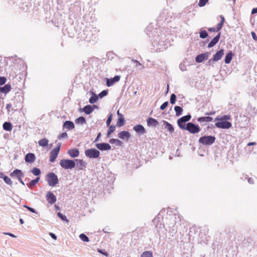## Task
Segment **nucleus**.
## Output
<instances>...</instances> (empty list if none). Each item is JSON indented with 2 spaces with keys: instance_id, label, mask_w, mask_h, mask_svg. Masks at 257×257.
<instances>
[{
  "instance_id": "1",
  "label": "nucleus",
  "mask_w": 257,
  "mask_h": 257,
  "mask_svg": "<svg viewBox=\"0 0 257 257\" xmlns=\"http://www.w3.org/2000/svg\"><path fill=\"white\" fill-rule=\"evenodd\" d=\"M152 45L154 47V50L157 52L163 51L168 48V45L162 39L159 35L153 36L152 39Z\"/></svg>"
},
{
  "instance_id": "2",
  "label": "nucleus",
  "mask_w": 257,
  "mask_h": 257,
  "mask_svg": "<svg viewBox=\"0 0 257 257\" xmlns=\"http://www.w3.org/2000/svg\"><path fill=\"white\" fill-rule=\"evenodd\" d=\"M97 33L98 31L95 29H87L84 31L83 33L84 36H82V37L85 41L91 42L96 39L97 36Z\"/></svg>"
},
{
  "instance_id": "3",
  "label": "nucleus",
  "mask_w": 257,
  "mask_h": 257,
  "mask_svg": "<svg viewBox=\"0 0 257 257\" xmlns=\"http://www.w3.org/2000/svg\"><path fill=\"white\" fill-rule=\"evenodd\" d=\"M46 178L48 185L51 187H54L58 183V177L54 173H49Z\"/></svg>"
},
{
  "instance_id": "4",
  "label": "nucleus",
  "mask_w": 257,
  "mask_h": 257,
  "mask_svg": "<svg viewBox=\"0 0 257 257\" xmlns=\"http://www.w3.org/2000/svg\"><path fill=\"white\" fill-rule=\"evenodd\" d=\"M215 137L214 136H203L199 138L198 142L203 145L210 146L215 142Z\"/></svg>"
},
{
  "instance_id": "5",
  "label": "nucleus",
  "mask_w": 257,
  "mask_h": 257,
  "mask_svg": "<svg viewBox=\"0 0 257 257\" xmlns=\"http://www.w3.org/2000/svg\"><path fill=\"white\" fill-rule=\"evenodd\" d=\"M60 165L64 169H72L75 167V163L71 160L62 159L60 162Z\"/></svg>"
},
{
  "instance_id": "6",
  "label": "nucleus",
  "mask_w": 257,
  "mask_h": 257,
  "mask_svg": "<svg viewBox=\"0 0 257 257\" xmlns=\"http://www.w3.org/2000/svg\"><path fill=\"white\" fill-rule=\"evenodd\" d=\"M191 116L190 114H188L182 116L177 120V124L179 127L182 130H185L186 127V122L190 120Z\"/></svg>"
},
{
  "instance_id": "7",
  "label": "nucleus",
  "mask_w": 257,
  "mask_h": 257,
  "mask_svg": "<svg viewBox=\"0 0 257 257\" xmlns=\"http://www.w3.org/2000/svg\"><path fill=\"white\" fill-rule=\"evenodd\" d=\"M185 130L188 131L191 134H196L200 131V128L198 124L188 122L186 124Z\"/></svg>"
},
{
  "instance_id": "8",
  "label": "nucleus",
  "mask_w": 257,
  "mask_h": 257,
  "mask_svg": "<svg viewBox=\"0 0 257 257\" xmlns=\"http://www.w3.org/2000/svg\"><path fill=\"white\" fill-rule=\"evenodd\" d=\"M85 155L89 158H97L100 155L99 151L95 149H90L85 150Z\"/></svg>"
},
{
  "instance_id": "9",
  "label": "nucleus",
  "mask_w": 257,
  "mask_h": 257,
  "mask_svg": "<svg viewBox=\"0 0 257 257\" xmlns=\"http://www.w3.org/2000/svg\"><path fill=\"white\" fill-rule=\"evenodd\" d=\"M60 146L61 144L59 143L57 147L54 148L51 151L49 159L50 162H54L55 161L59 153L60 150Z\"/></svg>"
},
{
  "instance_id": "10",
  "label": "nucleus",
  "mask_w": 257,
  "mask_h": 257,
  "mask_svg": "<svg viewBox=\"0 0 257 257\" xmlns=\"http://www.w3.org/2000/svg\"><path fill=\"white\" fill-rule=\"evenodd\" d=\"M215 125L217 128L228 129L231 127L232 124L229 121L222 120L216 122Z\"/></svg>"
},
{
  "instance_id": "11",
  "label": "nucleus",
  "mask_w": 257,
  "mask_h": 257,
  "mask_svg": "<svg viewBox=\"0 0 257 257\" xmlns=\"http://www.w3.org/2000/svg\"><path fill=\"white\" fill-rule=\"evenodd\" d=\"M46 198L48 202L51 204H54L57 201V198L54 194L51 191L47 192Z\"/></svg>"
},
{
  "instance_id": "12",
  "label": "nucleus",
  "mask_w": 257,
  "mask_h": 257,
  "mask_svg": "<svg viewBox=\"0 0 257 257\" xmlns=\"http://www.w3.org/2000/svg\"><path fill=\"white\" fill-rule=\"evenodd\" d=\"M213 120V118L210 116L200 117L197 118V121L200 122L202 125H205L207 123L211 122Z\"/></svg>"
},
{
  "instance_id": "13",
  "label": "nucleus",
  "mask_w": 257,
  "mask_h": 257,
  "mask_svg": "<svg viewBox=\"0 0 257 257\" xmlns=\"http://www.w3.org/2000/svg\"><path fill=\"white\" fill-rule=\"evenodd\" d=\"M95 146L98 150L100 151L109 150L111 149V146L110 145L105 143L96 144Z\"/></svg>"
},
{
  "instance_id": "14",
  "label": "nucleus",
  "mask_w": 257,
  "mask_h": 257,
  "mask_svg": "<svg viewBox=\"0 0 257 257\" xmlns=\"http://www.w3.org/2000/svg\"><path fill=\"white\" fill-rule=\"evenodd\" d=\"M120 78V76L119 75L115 76L112 78L108 79L107 78L106 80V85L108 87H110L112 86L115 82H117L119 81Z\"/></svg>"
},
{
  "instance_id": "15",
  "label": "nucleus",
  "mask_w": 257,
  "mask_h": 257,
  "mask_svg": "<svg viewBox=\"0 0 257 257\" xmlns=\"http://www.w3.org/2000/svg\"><path fill=\"white\" fill-rule=\"evenodd\" d=\"M208 57L209 53L208 52H206L197 56L195 58V61L198 63H201L204 60H207Z\"/></svg>"
},
{
  "instance_id": "16",
  "label": "nucleus",
  "mask_w": 257,
  "mask_h": 257,
  "mask_svg": "<svg viewBox=\"0 0 257 257\" xmlns=\"http://www.w3.org/2000/svg\"><path fill=\"white\" fill-rule=\"evenodd\" d=\"M224 55V50L223 49H221L220 50L217 51L213 56V57L212 59H210L209 60V62H210L211 61H217L219 60L223 55Z\"/></svg>"
},
{
  "instance_id": "17",
  "label": "nucleus",
  "mask_w": 257,
  "mask_h": 257,
  "mask_svg": "<svg viewBox=\"0 0 257 257\" xmlns=\"http://www.w3.org/2000/svg\"><path fill=\"white\" fill-rule=\"evenodd\" d=\"M134 130L140 135L145 134L146 130L142 124H137L134 126Z\"/></svg>"
},
{
  "instance_id": "18",
  "label": "nucleus",
  "mask_w": 257,
  "mask_h": 257,
  "mask_svg": "<svg viewBox=\"0 0 257 257\" xmlns=\"http://www.w3.org/2000/svg\"><path fill=\"white\" fill-rule=\"evenodd\" d=\"M10 176L12 177H17L18 179L20 177H24V173L22 172V171L19 169H15L13 171L11 174Z\"/></svg>"
},
{
  "instance_id": "19",
  "label": "nucleus",
  "mask_w": 257,
  "mask_h": 257,
  "mask_svg": "<svg viewBox=\"0 0 257 257\" xmlns=\"http://www.w3.org/2000/svg\"><path fill=\"white\" fill-rule=\"evenodd\" d=\"M118 137L122 140L126 139L128 140L131 137V134L127 131H121L117 135Z\"/></svg>"
},
{
  "instance_id": "20",
  "label": "nucleus",
  "mask_w": 257,
  "mask_h": 257,
  "mask_svg": "<svg viewBox=\"0 0 257 257\" xmlns=\"http://www.w3.org/2000/svg\"><path fill=\"white\" fill-rule=\"evenodd\" d=\"M35 155L33 153H28L25 156V160L27 163H32L35 161Z\"/></svg>"
},
{
  "instance_id": "21",
  "label": "nucleus",
  "mask_w": 257,
  "mask_h": 257,
  "mask_svg": "<svg viewBox=\"0 0 257 257\" xmlns=\"http://www.w3.org/2000/svg\"><path fill=\"white\" fill-rule=\"evenodd\" d=\"M76 166L79 170H83L86 167V163L82 160L76 159Z\"/></svg>"
},
{
  "instance_id": "22",
  "label": "nucleus",
  "mask_w": 257,
  "mask_h": 257,
  "mask_svg": "<svg viewBox=\"0 0 257 257\" xmlns=\"http://www.w3.org/2000/svg\"><path fill=\"white\" fill-rule=\"evenodd\" d=\"M11 85L9 84H7L3 87H0V93L6 94L11 91Z\"/></svg>"
},
{
  "instance_id": "23",
  "label": "nucleus",
  "mask_w": 257,
  "mask_h": 257,
  "mask_svg": "<svg viewBox=\"0 0 257 257\" xmlns=\"http://www.w3.org/2000/svg\"><path fill=\"white\" fill-rule=\"evenodd\" d=\"M220 37V33H218L208 44V47L211 48L213 47L218 42Z\"/></svg>"
},
{
  "instance_id": "24",
  "label": "nucleus",
  "mask_w": 257,
  "mask_h": 257,
  "mask_svg": "<svg viewBox=\"0 0 257 257\" xmlns=\"http://www.w3.org/2000/svg\"><path fill=\"white\" fill-rule=\"evenodd\" d=\"M68 154L72 158H75L79 156V152L77 149H70L68 151Z\"/></svg>"
},
{
  "instance_id": "25",
  "label": "nucleus",
  "mask_w": 257,
  "mask_h": 257,
  "mask_svg": "<svg viewBox=\"0 0 257 257\" xmlns=\"http://www.w3.org/2000/svg\"><path fill=\"white\" fill-rule=\"evenodd\" d=\"M74 127V123L71 121L67 120L63 124V127L68 130H72Z\"/></svg>"
},
{
  "instance_id": "26",
  "label": "nucleus",
  "mask_w": 257,
  "mask_h": 257,
  "mask_svg": "<svg viewBox=\"0 0 257 257\" xmlns=\"http://www.w3.org/2000/svg\"><path fill=\"white\" fill-rule=\"evenodd\" d=\"M147 124L148 126H155L158 123V121L152 117H149L147 120Z\"/></svg>"
},
{
  "instance_id": "27",
  "label": "nucleus",
  "mask_w": 257,
  "mask_h": 257,
  "mask_svg": "<svg viewBox=\"0 0 257 257\" xmlns=\"http://www.w3.org/2000/svg\"><path fill=\"white\" fill-rule=\"evenodd\" d=\"M83 111L86 114H89L93 111V107L90 105H87L83 107Z\"/></svg>"
},
{
  "instance_id": "28",
  "label": "nucleus",
  "mask_w": 257,
  "mask_h": 257,
  "mask_svg": "<svg viewBox=\"0 0 257 257\" xmlns=\"http://www.w3.org/2000/svg\"><path fill=\"white\" fill-rule=\"evenodd\" d=\"M233 56L231 51L229 52L225 56L224 62L226 64H229L231 62Z\"/></svg>"
},
{
  "instance_id": "29",
  "label": "nucleus",
  "mask_w": 257,
  "mask_h": 257,
  "mask_svg": "<svg viewBox=\"0 0 257 257\" xmlns=\"http://www.w3.org/2000/svg\"><path fill=\"white\" fill-rule=\"evenodd\" d=\"M165 124V127L166 128L170 133H173L174 131L173 125L169 122L165 121L164 122Z\"/></svg>"
},
{
  "instance_id": "30",
  "label": "nucleus",
  "mask_w": 257,
  "mask_h": 257,
  "mask_svg": "<svg viewBox=\"0 0 257 257\" xmlns=\"http://www.w3.org/2000/svg\"><path fill=\"white\" fill-rule=\"evenodd\" d=\"M49 143V141L46 138H43L38 142V144L41 147H46L48 146Z\"/></svg>"
},
{
  "instance_id": "31",
  "label": "nucleus",
  "mask_w": 257,
  "mask_h": 257,
  "mask_svg": "<svg viewBox=\"0 0 257 257\" xmlns=\"http://www.w3.org/2000/svg\"><path fill=\"white\" fill-rule=\"evenodd\" d=\"M91 94L92 96L89 98V102L91 104H93L97 101L98 97L93 92H92Z\"/></svg>"
},
{
  "instance_id": "32",
  "label": "nucleus",
  "mask_w": 257,
  "mask_h": 257,
  "mask_svg": "<svg viewBox=\"0 0 257 257\" xmlns=\"http://www.w3.org/2000/svg\"><path fill=\"white\" fill-rule=\"evenodd\" d=\"M3 128L7 131H11L12 129V124L9 122H5L3 124Z\"/></svg>"
},
{
  "instance_id": "33",
  "label": "nucleus",
  "mask_w": 257,
  "mask_h": 257,
  "mask_svg": "<svg viewBox=\"0 0 257 257\" xmlns=\"http://www.w3.org/2000/svg\"><path fill=\"white\" fill-rule=\"evenodd\" d=\"M125 123V120L124 119L122 114H120V117H119L117 121V125L118 126H121Z\"/></svg>"
},
{
  "instance_id": "34",
  "label": "nucleus",
  "mask_w": 257,
  "mask_h": 257,
  "mask_svg": "<svg viewBox=\"0 0 257 257\" xmlns=\"http://www.w3.org/2000/svg\"><path fill=\"white\" fill-rule=\"evenodd\" d=\"M75 123L83 124L86 123V119L83 116H80L75 120Z\"/></svg>"
},
{
  "instance_id": "35",
  "label": "nucleus",
  "mask_w": 257,
  "mask_h": 257,
  "mask_svg": "<svg viewBox=\"0 0 257 257\" xmlns=\"http://www.w3.org/2000/svg\"><path fill=\"white\" fill-rule=\"evenodd\" d=\"M40 178L39 177H37L35 179L32 180L28 184V186L29 187H32L36 185L38 182L39 181Z\"/></svg>"
},
{
  "instance_id": "36",
  "label": "nucleus",
  "mask_w": 257,
  "mask_h": 257,
  "mask_svg": "<svg viewBox=\"0 0 257 257\" xmlns=\"http://www.w3.org/2000/svg\"><path fill=\"white\" fill-rule=\"evenodd\" d=\"M221 19L220 22L217 24V27L216 28V32H218L221 30L224 22V17H221Z\"/></svg>"
},
{
  "instance_id": "37",
  "label": "nucleus",
  "mask_w": 257,
  "mask_h": 257,
  "mask_svg": "<svg viewBox=\"0 0 257 257\" xmlns=\"http://www.w3.org/2000/svg\"><path fill=\"white\" fill-rule=\"evenodd\" d=\"M141 257H153V252L152 251H144L141 254Z\"/></svg>"
},
{
  "instance_id": "38",
  "label": "nucleus",
  "mask_w": 257,
  "mask_h": 257,
  "mask_svg": "<svg viewBox=\"0 0 257 257\" xmlns=\"http://www.w3.org/2000/svg\"><path fill=\"white\" fill-rule=\"evenodd\" d=\"M174 109L176 112V115L177 116H180L183 111L182 108L179 106H175Z\"/></svg>"
},
{
  "instance_id": "39",
  "label": "nucleus",
  "mask_w": 257,
  "mask_h": 257,
  "mask_svg": "<svg viewBox=\"0 0 257 257\" xmlns=\"http://www.w3.org/2000/svg\"><path fill=\"white\" fill-rule=\"evenodd\" d=\"M31 172L35 176H39L41 174V170L39 168L34 167Z\"/></svg>"
},
{
  "instance_id": "40",
  "label": "nucleus",
  "mask_w": 257,
  "mask_h": 257,
  "mask_svg": "<svg viewBox=\"0 0 257 257\" xmlns=\"http://www.w3.org/2000/svg\"><path fill=\"white\" fill-rule=\"evenodd\" d=\"M79 238L82 241L84 242H88L89 241L88 237L84 233L80 234L79 235Z\"/></svg>"
},
{
  "instance_id": "41",
  "label": "nucleus",
  "mask_w": 257,
  "mask_h": 257,
  "mask_svg": "<svg viewBox=\"0 0 257 257\" xmlns=\"http://www.w3.org/2000/svg\"><path fill=\"white\" fill-rule=\"evenodd\" d=\"M109 143L111 144H116L118 146H120L122 144V142L117 139H111L109 140Z\"/></svg>"
},
{
  "instance_id": "42",
  "label": "nucleus",
  "mask_w": 257,
  "mask_h": 257,
  "mask_svg": "<svg viewBox=\"0 0 257 257\" xmlns=\"http://www.w3.org/2000/svg\"><path fill=\"white\" fill-rule=\"evenodd\" d=\"M115 125H110L109 127V128L107 131V137H109V136L112 133H113L115 131Z\"/></svg>"
},
{
  "instance_id": "43",
  "label": "nucleus",
  "mask_w": 257,
  "mask_h": 257,
  "mask_svg": "<svg viewBox=\"0 0 257 257\" xmlns=\"http://www.w3.org/2000/svg\"><path fill=\"white\" fill-rule=\"evenodd\" d=\"M3 179L5 181V182L10 185H12L13 184L12 181L11 179L8 177V176H4Z\"/></svg>"
},
{
  "instance_id": "44",
  "label": "nucleus",
  "mask_w": 257,
  "mask_h": 257,
  "mask_svg": "<svg viewBox=\"0 0 257 257\" xmlns=\"http://www.w3.org/2000/svg\"><path fill=\"white\" fill-rule=\"evenodd\" d=\"M208 36V33L205 30L201 31L200 32V37L202 39H205Z\"/></svg>"
},
{
  "instance_id": "45",
  "label": "nucleus",
  "mask_w": 257,
  "mask_h": 257,
  "mask_svg": "<svg viewBox=\"0 0 257 257\" xmlns=\"http://www.w3.org/2000/svg\"><path fill=\"white\" fill-rule=\"evenodd\" d=\"M176 96L175 94H172L170 97V103L172 104H174L176 102Z\"/></svg>"
},
{
  "instance_id": "46",
  "label": "nucleus",
  "mask_w": 257,
  "mask_h": 257,
  "mask_svg": "<svg viewBox=\"0 0 257 257\" xmlns=\"http://www.w3.org/2000/svg\"><path fill=\"white\" fill-rule=\"evenodd\" d=\"M208 0H199L198 5L202 7L205 6Z\"/></svg>"
},
{
  "instance_id": "47",
  "label": "nucleus",
  "mask_w": 257,
  "mask_h": 257,
  "mask_svg": "<svg viewBox=\"0 0 257 257\" xmlns=\"http://www.w3.org/2000/svg\"><path fill=\"white\" fill-rule=\"evenodd\" d=\"M67 137H68L67 134L66 132H64V133H62V134H61L58 137V139L59 140H61V139H62L63 138H67Z\"/></svg>"
},
{
  "instance_id": "48",
  "label": "nucleus",
  "mask_w": 257,
  "mask_h": 257,
  "mask_svg": "<svg viewBox=\"0 0 257 257\" xmlns=\"http://www.w3.org/2000/svg\"><path fill=\"white\" fill-rule=\"evenodd\" d=\"M58 216L59 218H60L63 220H65L68 221L67 218L66 216L64 215L63 214H62L61 212L58 213Z\"/></svg>"
},
{
  "instance_id": "49",
  "label": "nucleus",
  "mask_w": 257,
  "mask_h": 257,
  "mask_svg": "<svg viewBox=\"0 0 257 257\" xmlns=\"http://www.w3.org/2000/svg\"><path fill=\"white\" fill-rule=\"evenodd\" d=\"M107 94V90H103L98 95V96L100 97V98H102L104 96H106Z\"/></svg>"
},
{
  "instance_id": "50",
  "label": "nucleus",
  "mask_w": 257,
  "mask_h": 257,
  "mask_svg": "<svg viewBox=\"0 0 257 257\" xmlns=\"http://www.w3.org/2000/svg\"><path fill=\"white\" fill-rule=\"evenodd\" d=\"M168 105V102L166 101L164 103H163L160 106V109L161 110H164L165 109L167 106Z\"/></svg>"
},
{
  "instance_id": "51",
  "label": "nucleus",
  "mask_w": 257,
  "mask_h": 257,
  "mask_svg": "<svg viewBox=\"0 0 257 257\" xmlns=\"http://www.w3.org/2000/svg\"><path fill=\"white\" fill-rule=\"evenodd\" d=\"M222 120H227L230 118V116L229 115H223L221 116Z\"/></svg>"
},
{
  "instance_id": "52",
  "label": "nucleus",
  "mask_w": 257,
  "mask_h": 257,
  "mask_svg": "<svg viewBox=\"0 0 257 257\" xmlns=\"http://www.w3.org/2000/svg\"><path fill=\"white\" fill-rule=\"evenodd\" d=\"M7 81L5 77H0V86L4 84Z\"/></svg>"
},
{
  "instance_id": "53",
  "label": "nucleus",
  "mask_w": 257,
  "mask_h": 257,
  "mask_svg": "<svg viewBox=\"0 0 257 257\" xmlns=\"http://www.w3.org/2000/svg\"><path fill=\"white\" fill-rule=\"evenodd\" d=\"M112 120V114H110L109 117L107 118L106 123L107 125H109Z\"/></svg>"
},
{
  "instance_id": "54",
  "label": "nucleus",
  "mask_w": 257,
  "mask_h": 257,
  "mask_svg": "<svg viewBox=\"0 0 257 257\" xmlns=\"http://www.w3.org/2000/svg\"><path fill=\"white\" fill-rule=\"evenodd\" d=\"M97 251L102 254H103L104 255L106 256H108V254L107 252H105V251L102 250V249H97Z\"/></svg>"
},
{
  "instance_id": "55",
  "label": "nucleus",
  "mask_w": 257,
  "mask_h": 257,
  "mask_svg": "<svg viewBox=\"0 0 257 257\" xmlns=\"http://www.w3.org/2000/svg\"><path fill=\"white\" fill-rule=\"evenodd\" d=\"M24 207L26 208L27 209H28L31 212L36 213V211H35V210L34 208H31V207H29L28 206H27V205H24Z\"/></svg>"
},
{
  "instance_id": "56",
  "label": "nucleus",
  "mask_w": 257,
  "mask_h": 257,
  "mask_svg": "<svg viewBox=\"0 0 257 257\" xmlns=\"http://www.w3.org/2000/svg\"><path fill=\"white\" fill-rule=\"evenodd\" d=\"M215 113H216V111L213 110V111H209V112H206L205 113V114L206 115H207L208 116H209L210 115H213V114H215Z\"/></svg>"
},
{
  "instance_id": "57",
  "label": "nucleus",
  "mask_w": 257,
  "mask_h": 257,
  "mask_svg": "<svg viewBox=\"0 0 257 257\" xmlns=\"http://www.w3.org/2000/svg\"><path fill=\"white\" fill-rule=\"evenodd\" d=\"M132 61L134 63H136L137 65L141 66L142 68H144V66L141 63H140L138 60L133 59Z\"/></svg>"
},
{
  "instance_id": "58",
  "label": "nucleus",
  "mask_w": 257,
  "mask_h": 257,
  "mask_svg": "<svg viewBox=\"0 0 257 257\" xmlns=\"http://www.w3.org/2000/svg\"><path fill=\"white\" fill-rule=\"evenodd\" d=\"M251 34L253 39L255 41H257V36H256L255 33L254 32H251Z\"/></svg>"
},
{
  "instance_id": "59",
  "label": "nucleus",
  "mask_w": 257,
  "mask_h": 257,
  "mask_svg": "<svg viewBox=\"0 0 257 257\" xmlns=\"http://www.w3.org/2000/svg\"><path fill=\"white\" fill-rule=\"evenodd\" d=\"M251 14L252 15L257 14V8H254L252 9Z\"/></svg>"
},
{
  "instance_id": "60",
  "label": "nucleus",
  "mask_w": 257,
  "mask_h": 257,
  "mask_svg": "<svg viewBox=\"0 0 257 257\" xmlns=\"http://www.w3.org/2000/svg\"><path fill=\"white\" fill-rule=\"evenodd\" d=\"M12 107V105L11 103H8L6 105V109L8 111H10L11 108Z\"/></svg>"
},
{
  "instance_id": "61",
  "label": "nucleus",
  "mask_w": 257,
  "mask_h": 257,
  "mask_svg": "<svg viewBox=\"0 0 257 257\" xmlns=\"http://www.w3.org/2000/svg\"><path fill=\"white\" fill-rule=\"evenodd\" d=\"M49 235L54 239L56 240L57 239V236L54 233L50 232Z\"/></svg>"
},
{
  "instance_id": "62",
  "label": "nucleus",
  "mask_w": 257,
  "mask_h": 257,
  "mask_svg": "<svg viewBox=\"0 0 257 257\" xmlns=\"http://www.w3.org/2000/svg\"><path fill=\"white\" fill-rule=\"evenodd\" d=\"M100 136H101V133H99L97 135V136L96 138L95 139V140H94V142H96L98 141L99 138L100 137Z\"/></svg>"
},
{
  "instance_id": "63",
  "label": "nucleus",
  "mask_w": 257,
  "mask_h": 257,
  "mask_svg": "<svg viewBox=\"0 0 257 257\" xmlns=\"http://www.w3.org/2000/svg\"><path fill=\"white\" fill-rule=\"evenodd\" d=\"M208 31H210V32H216V28H209L208 29Z\"/></svg>"
},
{
  "instance_id": "64",
  "label": "nucleus",
  "mask_w": 257,
  "mask_h": 257,
  "mask_svg": "<svg viewBox=\"0 0 257 257\" xmlns=\"http://www.w3.org/2000/svg\"><path fill=\"white\" fill-rule=\"evenodd\" d=\"M248 182L249 183V184H253V179L251 178H249L248 179Z\"/></svg>"
}]
</instances>
